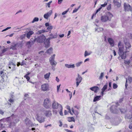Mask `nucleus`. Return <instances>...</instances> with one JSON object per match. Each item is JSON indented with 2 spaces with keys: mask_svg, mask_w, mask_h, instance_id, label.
Segmentation results:
<instances>
[{
  "mask_svg": "<svg viewBox=\"0 0 132 132\" xmlns=\"http://www.w3.org/2000/svg\"><path fill=\"white\" fill-rule=\"evenodd\" d=\"M43 112L44 114L47 117L50 118L52 115V111L50 110H44Z\"/></svg>",
  "mask_w": 132,
  "mask_h": 132,
  "instance_id": "nucleus-7",
  "label": "nucleus"
},
{
  "mask_svg": "<svg viewBox=\"0 0 132 132\" xmlns=\"http://www.w3.org/2000/svg\"><path fill=\"white\" fill-rule=\"evenodd\" d=\"M56 80L58 82H59V79L57 77L56 78Z\"/></svg>",
  "mask_w": 132,
  "mask_h": 132,
  "instance_id": "nucleus-64",
  "label": "nucleus"
},
{
  "mask_svg": "<svg viewBox=\"0 0 132 132\" xmlns=\"http://www.w3.org/2000/svg\"><path fill=\"white\" fill-rule=\"evenodd\" d=\"M24 77L25 78H26V79H27V80L28 81H29V80L30 79V77H29L27 75H26L24 76Z\"/></svg>",
  "mask_w": 132,
  "mask_h": 132,
  "instance_id": "nucleus-46",
  "label": "nucleus"
},
{
  "mask_svg": "<svg viewBox=\"0 0 132 132\" xmlns=\"http://www.w3.org/2000/svg\"><path fill=\"white\" fill-rule=\"evenodd\" d=\"M53 114H56L57 112V110H53Z\"/></svg>",
  "mask_w": 132,
  "mask_h": 132,
  "instance_id": "nucleus-53",
  "label": "nucleus"
},
{
  "mask_svg": "<svg viewBox=\"0 0 132 132\" xmlns=\"http://www.w3.org/2000/svg\"><path fill=\"white\" fill-rule=\"evenodd\" d=\"M124 7L125 11H131L132 8L129 4L125 3L124 4Z\"/></svg>",
  "mask_w": 132,
  "mask_h": 132,
  "instance_id": "nucleus-10",
  "label": "nucleus"
},
{
  "mask_svg": "<svg viewBox=\"0 0 132 132\" xmlns=\"http://www.w3.org/2000/svg\"><path fill=\"white\" fill-rule=\"evenodd\" d=\"M49 85L47 84H45L41 85L42 90L44 91H47L48 90Z\"/></svg>",
  "mask_w": 132,
  "mask_h": 132,
  "instance_id": "nucleus-8",
  "label": "nucleus"
},
{
  "mask_svg": "<svg viewBox=\"0 0 132 132\" xmlns=\"http://www.w3.org/2000/svg\"><path fill=\"white\" fill-rule=\"evenodd\" d=\"M36 116V119L39 122L42 123L44 121L45 118L44 117H40L38 114H37Z\"/></svg>",
  "mask_w": 132,
  "mask_h": 132,
  "instance_id": "nucleus-13",
  "label": "nucleus"
},
{
  "mask_svg": "<svg viewBox=\"0 0 132 132\" xmlns=\"http://www.w3.org/2000/svg\"><path fill=\"white\" fill-rule=\"evenodd\" d=\"M102 7H101L99 8L97 10L95 13V15H96V14L99 11L102 9Z\"/></svg>",
  "mask_w": 132,
  "mask_h": 132,
  "instance_id": "nucleus-49",
  "label": "nucleus"
},
{
  "mask_svg": "<svg viewBox=\"0 0 132 132\" xmlns=\"http://www.w3.org/2000/svg\"><path fill=\"white\" fill-rule=\"evenodd\" d=\"M50 74L51 73L50 72H48L45 75H44V78L47 80L49 79Z\"/></svg>",
  "mask_w": 132,
  "mask_h": 132,
  "instance_id": "nucleus-30",
  "label": "nucleus"
},
{
  "mask_svg": "<svg viewBox=\"0 0 132 132\" xmlns=\"http://www.w3.org/2000/svg\"><path fill=\"white\" fill-rule=\"evenodd\" d=\"M50 40L47 39H46L44 40V42L45 45V47L46 48L50 46Z\"/></svg>",
  "mask_w": 132,
  "mask_h": 132,
  "instance_id": "nucleus-15",
  "label": "nucleus"
},
{
  "mask_svg": "<svg viewBox=\"0 0 132 132\" xmlns=\"http://www.w3.org/2000/svg\"><path fill=\"white\" fill-rule=\"evenodd\" d=\"M51 102L49 99L46 98L44 101V106L46 109H49L51 106Z\"/></svg>",
  "mask_w": 132,
  "mask_h": 132,
  "instance_id": "nucleus-5",
  "label": "nucleus"
},
{
  "mask_svg": "<svg viewBox=\"0 0 132 132\" xmlns=\"http://www.w3.org/2000/svg\"><path fill=\"white\" fill-rule=\"evenodd\" d=\"M127 80H128L129 82L130 83L132 81V78L130 77H128Z\"/></svg>",
  "mask_w": 132,
  "mask_h": 132,
  "instance_id": "nucleus-44",
  "label": "nucleus"
},
{
  "mask_svg": "<svg viewBox=\"0 0 132 132\" xmlns=\"http://www.w3.org/2000/svg\"><path fill=\"white\" fill-rule=\"evenodd\" d=\"M113 15L110 12H108L102 16L101 18V20L102 22H105L108 20L110 21Z\"/></svg>",
  "mask_w": 132,
  "mask_h": 132,
  "instance_id": "nucleus-1",
  "label": "nucleus"
},
{
  "mask_svg": "<svg viewBox=\"0 0 132 132\" xmlns=\"http://www.w3.org/2000/svg\"><path fill=\"white\" fill-rule=\"evenodd\" d=\"M60 105L61 104H59L58 103L56 102L55 100H54L52 104V108L54 109H57L58 107L60 106Z\"/></svg>",
  "mask_w": 132,
  "mask_h": 132,
  "instance_id": "nucleus-11",
  "label": "nucleus"
},
{
  "mask_svg": "<svg viewBox=\"0 0 132 132\" xmlns=\"http://www.w3.org/2000/svg\"><path fill=\"white\" fill-rule=\"evenodd\" d=\"M101 97V96H97L95 97L93 100V102H95L100 100Z\"/></svg>",
  "mask_w": 132,
  "mask_h": 132,
  "instance_id": "nucleus-23",
  "label": "nucleus"
},
{
  "mask_svg": "<svg viewBox=\"0 0 132 132\" xmlns=\"http://www.w3.org/2000/svg\"><path fill=\"white\" fill-rule=\"evenodd\" d=\"M32 42L30 41H29L27 42L26 45L28 46V47H31V45L32 44H33Z\"/></svg>",
  "mask_w": 132,
  "mask_h": 132,
  "instance_id": "nucleus-32",
  "label": "nucleus"
},
{
  "mask_svg": "<svg viewBox=\"0 0 132 132\" xmlns=\"http://www.w3.org/2000/svg\"><path fill=\"white\" fill-rule=\"evenodd\" d=\"M55 55L54 54L49 58V62L50 65L52 66L51 68L54 71L55 70V67L57 64V62L55 60Z\"/></svg>",
  "mask_w": 132,
  "mask_h": 132,
  "instance_id": "nucleus-2",
  "label": "nucleus"
},
{
  "mask_svg": "<svg viewBox=\"0 0 132 132\" xmlns=\"http://www.w3.org/2000/svg\"><path fill=\"white\" fill-rule=\"evenodd\" d=\"M52 3V1H51L49 2L48 3H47L46 4L48 6V7L50 8V4Z\"/></svg>",
  "mask_w": 132,
  "mask_h": 132,
  "instance_id": "nucleus-45",
  "label": "nucleus"
},
{
  "mask_svg": "<svg viewBox=\"0 0 132 132\" xmlns=\"http://www.w3.org/2000/svg\"><path fill=\"white\" fill-rule=\"evenodd\" d=\"M111 4H109L107 6V10H110L111 9Z\"/></svg>",
  "mask_w": 132,
  "mask_h": 132,
  "instance_id": "nucleus-47",
  "label": "nucleus"
},
{
  "mask_svg": "<svg viewBox=\"0 0 132 132\" xmlns=\"http://www.w3.org/2000/svg\"><path fill=\"white\" fill-rule=\"evenodd\" d=\"M39 20V18H38L37 17H35V18L32 21V23H33L34 22H35L36 21H38Z\"/></svg>",
  "mask_w": 132,
  "mask_h": 132,
  "instance_id": "nucleus-39",
  "label": "nucleus"
},
{
  "mask_svg": "<svg viewBox=\"0 0 132 132\" xmlns=\"http://www.w3.org/2000/svg\"><path fill=\"white\" fill-rule=\"evenodd\" d=\"M108 87V85L107 84L106 85H105L103 87V88L102 89V90H103L104 91H105V90L107 88V87Z\"/></svg>",
  "mask_w": 132,
  "mask_h": 132,
  "instance_id": "nucleus-36",
  "label": "nucleus"
},
{
  "mask_svg": "<svg viewBox=\"0 0 132 132\" xmlns=\"http://www.w3.org/2000/svg\"><path fill=\"white\" fill-rule=\"evenodd\" d=\"M117 85L115 83L113 84V88L114 89H116L117 87Z\"/></svg>",
  "mask_w": 132,
  "mask_h": 132,
  "instance_id": "nucleus-48",
  "label": "nucleus"
},
{
  "mask_svg": "<svg viewBox=\"0 0 132 132\" xmlns=\"http://www.w3.org/2000/svg\"><path fill=\"white\" fill-rule=\"evenodd\" d=\"M45 26L46 27L49 26L50 25L49 23L46 22L45 23Z\"/></svg>",
  "mask_w": 132,
  "mask_h": 132,
  "instance_id": "nucleus-55",
  "label": "nucleus"
},
{
  "mask_svg": "<svg viewBox=\"0 0 132 132\" xmlns=\"http://www.w3.org/2000/svg\"><path fill=\"white\" fill-rule=\"evenodd\" d=\"M4 112H3V111L1 110H0V114L3 115L4 114Z\"/></svg>",
  "mask_w": 132,
  "mask_h": 132,
  "instance_id": "nucleus-59",
  "label": "nucleus"
},
{
  "mask_svg": "<svg viewBox=\"0 0 132 132\" xmlns=\"http://www.w3.org/2000/svg\"><path fill=\"white\" fill-rule=\"evenodd\" d=\"M47 31H47V30H40L38 31L37 32V34H40L42 33H44L45 32H47Z\"/></svg>",
  "mask_w": 132,
  "mask_h": 132,
  "instance_id": "nucleus-25",
  "label": "nucleus"
},
{
  "mask_svg": "<svg viewBox=\"0 0 132 132\" xmlns=\"http://www.w3.org/2000/svg\"><path fill=\"white\" fill-rule=\"evenodd\" d=\"M65 130L67 132H73L72 131L69 130L68 129H65Z\"/></svg>",
  "mask_w": 132,
  "mask_h": 132,
  "instance_id": "nucleus-63",
  "label": "nucleus"
},
{
  "mask_svg": "<svg viewBox=\"0 0 132 132\" xmlns=\"http://www.w3.org/2000/svg\"><path fill=\"white\" fill-rule=\"evenodd\" d=\"M114 106H112L110 108V110L111 112L114 113H118V110L116 109H115L114 110H113L112 109L113 108H114Z\"/></svg>",
  "mask_w": 132,
  "mask_h": 132,
  "instance_id": "nucleus-26",
  "label": "nucleus"
},
{
  "mask_svg": "<svg viewBox=\"0 0 132 132\" xmlns=\"http://www.w3.org/2000/svg\"><path fill=\"white\" fill-rule=\"evenodd\" d=\"M78 10L77 9L75 8V9L73 11L72 13H74L76 12Z\"/></svg>",
  "mask_w": 132,
  "mask_h": 132,
  "instance_id": "nucleus-56",
  "label": "nucleus"
},
{
  "mask_svg": "<svg viewBox=\"0 0 132 132\" xmlns=\"http://www.w3.org/2000/svg\"><path fill=\"white\" fill-rule=\"evenodd\" d=\"M108 41L111 46L113 47L114 46V40L112 38H109L108 39Z\"/></svg>",
  "mask_w": 132,
  "mask_h": 132,
  "instance_id": "nucleus-17",
  "label": "nucleus"
},
{
  "mask_svg": "<svg viewBox=\"0 0 132 132\" xmlns=\"http://www.w3.org/2000/svg\"><path fill=\"white\" fill-rule=\"evenodd\" d=\"M113 3L115 6L119 8L121 5V0H114Z\"/></svg>",
  "mask_w": 132,
  "mask_h": 132,
  "instance_id": "nucleus-12",
  "label": "nucleus"
},
{
  "mask_svg": "<svg viewBox=\"0 0 132 132\" xmlns=\"http://www.w3.org/2000/svg\"><path fill=\"white\" fill-rule=\"evenodd\" d=\"M82 63V62H79L76 63L75 65L77 67H78L80 66L81 65Z\"/></svg>",
  "mask_w": 132,
  "mask_h": 132,
  "instance_id": "nucleus-41",
  "label": "nucleus"
},
{
  "mask_svg": "<svg viewBox=\"0 0 132 132\" xmlns=\"http://www.w3.org/2000/svg\"><path fill=\"white\" fill-rule=\"evenodd\" d=\"M45 39V37L43 35H40L38 36L37 38H35L34 40L32 42V44H34L35 42L36 41L38 43H42L43 42Z\"/></svg>",
  "mask_w": 132,
  "mask_h": 132,
  "instance_id": "nucleus-3",
  "label": "nucleus"
},
{
  "mask_svg": "<svg viewBox=\"0 0 132 132\" xmlns=\"http://www.w3.org/2000/svg\"><path fill=\"white\" fill-rule=\"evenodd\" d=\"M60 106L61 107V109L60 111V114L62 116L63 115V113L62 112L63 110V108L62 106L61 105H60Z\"/></svg>",
  "mask_w": 132,
  "mask_h": 132,
  "instance_id": "nucleus-35",
  "label": "nucleus"
},
{
  "mask_svg": "<svg viewBox=\"0 0 132 132\" xmlns=\"http://www.w3.org/2000/svg\"><path fill=\"white\" fill-rule=\"evenodd\" d=\"M8 65L9 68L10 69L12 67V69L11 70V71H13L15 70L16 65L15 63L14 62H13L12 61H10Z\"/></svg>",
  "mask_w": 132,
  "mask_h": 132,
  "instance_id": "nucleus-6",
  "label": "nucleus"
},
{
  "mask_svg": "<svg viewBox=\"0 0 132 132\" xmlns=\"http://www.w3.org/2000/svg\"><path fill=\"white\" fill-rule=\"evenodd\" d=\"M104 73L102 72L101 73V74H100V75L99 78V79L102 80V78L103 77V76H104Z\"/></svg>",
  "mask_w": 132,
  "mask_h": 132,
  "instance_id": "nucleus-40",
  "label": "nucleus"
},
{
  "mask_svg": "<svg viewBox=\"0 0 132 132\" xmlns=\"http://www.w3.org/2000/svg\"><path fill=\"white\" fill-rule=\"evenodd\" d=\"M26 36V34L22 35L20 36V38L22 40L25 38Z\"/></svg>",
  "mask_w": 132,
  "mask_h": 132,
  "instance_id": "nucleus-37",
  "label": "nucleus"
},
{
  "mask_svg": "<svg viewBox=\"0 0 132 132\" xmlns=\"http://www.w3.org/2000/svg\"><path fill=\"white\" fill-rule=\"evenodd\" d=\"M25 123L27 126H29L32 127L34 126V125L32 123L30 120L28 118H26L25 119Z\"/></svg>",
  "mask_w": 132,
  "mask_h": 132,
  "instance_id": "nucleus-9",
  "label": "nucleus"
},
{
  "mask_svg": "<svg viewBox=\"0 0 132 132\" xmlns=\"http://www.w3.org/2000/svg\"><path fill=\"white\" fill-rule=\"evenodd\" d=\"M103 29L102 28H99L97 29L95 28V31H97L98 32H99L100 31H103Z\"/></svg>",
  "mask_w": 132,
  "mask_h": 132,
  "instance_id": "nucleus-38",
  "label": "nucleus"
},
{
  "mask_svg": "<svg viewBox=\"0 0 132 132\" xmlns=\"http://www.w3.org/2000/svg\"><path fill=\"white\" fill-rule=\"evenodd\" d=\"M52 13V10H50L47 13L44 14V17L45 19H47L48 17L51 16Z\"/></svg>",
  "mask_w": 132,
  "mask_h": 132,
  "instance_id": "nucleus-14",
  "label": "nucleus"
},
{
  "mask_svg": "<svg viewBox=\"0 0 132 132\" xmlns=\"http://www.w3.org/2000/svg\"><path fill=\"white\" fill-rule=\"evenodd\" d=\"M120 110L121 113H123L125 111V110L123 109H119Z\"/></svg>",
  "mask_w": 132,
  "mask_h": 132,
  "instance_id": "nucleus-54",
  "label": "nucleus"
},
{
  "mask_svg": "<svg viewBox=\"0 0 132 132\" xmlns=\"http://www.w3.org/2000/svg\"><path fill=\"white\" fill-rule=\"evenodd\" d=\"M74 108H77L78 109H80V107L79 106L76 105L74 106Z\"/></svg>",
  "mask_w": 132,
  "mask_h": 132,
  "instance_id": "nucleus-58",
  "label": "nucleus"
},
{
  "mask_svg": "<svg viewBox=\"0 0 132 132\" xmlns=\"http://www.w3.org/2000/svg\"><path fill=\"white\" fill-rule=\"evenodd\" d=\"M0 75H1V77H2L3 78V76L2 75V74H3V75L4 74V72H3V71H0Z\"/></svg>",
  "mask_w": 132,
  "mask_h": 132,
  "instance_id": "nucleus-52",
  "label": "nucleus"
},
{
  "mask_svg": "<svg viewBox=\"0 0 132 132\" xmlns=\"http://www.w3.org/2000/svg\"><path fill=\"white\" fill-rule=\"evenodd\" d=\"M53 48L52 47H50L47 50L46 53L50 54L53 53Z\"/></svg>",
  "mask_w": 132,
  "mask_h": 132,
  "instance_id": "nucleus-29",
  "label": "nucleus"
},
{
  "mask_svg": "<svg viewBox=\"0 0 132 132\" xmlns=\"http://www.w3.org/2000/svg\"><path fill=\"white\" fill-rule=\"evenodd\" d=\"M69 10V9H68L67 10L63 12L62 13V14L63 15L66 14L68 12Z\"/></svg>",
  "mask_w": 132,
  "mask_h": 132,
  "instance_id": "nucleus-50",
  "label": "nucleus"
},
{
  "mask_svg": "<svg viewBox=\"0 0 132 132\" xmlns=\"http://www.w3.org/2000/svg\"><path fill=\"white\" fill-rule=\"evenodd\" d=\"M90 89L91 90L94 91L95 93H97L99 90V88L98 87L94 86L90 88Z\"/></svg>",
  "mask_w": 132,
  "mask_h": 132,
  "instance_id": "nucleus-16",
  "label": "nucleus"
},
{
  "mask_svg": "<svg viewBox=\"0 0 132 132\" xmlns=\"http://www.w3.org/2000/svg\"><path fill=\"white\" fill-rule=\"evenodd\" d=\"M63 0H58V3L59 4H61Z\"/></svg>",
  "mask_w": 132,
  "mask_h": 132,
  "instance_id": "nucleus-61",
  "label": "nucleus"
},
{
  "mask_svg": "<svg viewBox=\"0 0 132 132\" xmlns=\"http://www.w3.org/2000/svg\"><path fill=\"white\" fill-rule=\"evenodd\" d=\"M107 3L106 2H105L104 4H102L101 5V7H104L105 6L107 5Z\"/></svg>",
  "mask_w": 132,
  "mask_h": 132,
  "instance_id": "nucleus-51",
  "label": "nucleus"
},
{
  "mask_svg": "<svg viewBox=\"0 0 132 132\" xmlns=\"http://www.w3.org/2000/svg\"><path fill=\"white\" fill-rule=\"evenodd\" d=\"M125 49L127 51L130 48L131 46L129 43L128 42H125Z\"/></svg>",
  "mask_w": 132,
  "mask_h": 132,
  "instance_id": "nucleus-18",
  "label": "nucleus"
},
{
  "mask_svg": "<svg viewBox=\"0 0 132 132\" xmlns=\"http://www.w3.org/2000/svg\"><path fill=\"white\" fill-rule=\"evenodd\" d=\"M126 52H124L122 53L121 54H119L121 58L122 59H125L126 58Z\"/></svg>",
  "mask_w": 132,
  "mask_h": 132,
  "instance_id": "nucleus-27",
  "label": "nucleus"
},
{
  "mask_svg": "<svg viewBox=\"0 0 132 132\" xmlns=\"http://www.w3.org/2000/svg\"><path fill=\"white\" fill-rule=\"evenodd\" d=\"M14 97V96L13 95H12L11 96L10 98L8 100L11 103H13L14 102V100L13 99Z\"/></svg>",
  "mask_w": 132,
  "mask_h": 132,
  "instance_id": "nucleus-28",
  "label": "nucleus"
},
{
  "mask_svg": "<svg viewBox=\"0 0 132 132\" xmlns=\"http://www.w3.org/2000/svg\"><path fill=\"white\" fill-rule=\"evenodd\" d=\"M68 121L69 122H71V121H73V122L75 121V120L74 118L73 117H69L68 118Z\"/></svg>",
  "mask_w": 132,
  "mask_h": 132,
  "instance_id": "nucleus-34",
  "label": "nucleus"
},
{
  "mask_svg": "<svg viewBox=\"0 0 132 132\" xmlns=\"http://www.w3.org/2000/svg\"><path fill=\"white\" fill-rule=\"evenodd\" d=\"M72 112L74 113L76 115H77L79 114V111H78L75 110L74 111V109L73 108H72Z\"/></svg>",
  "mask_w": 132,
  "mask_h": 132,
  "instance_id": "nucleus-31",
  "label": "nucleus"
},
{
  "mask_svg": "<svg viewBox=\"0 0 132 132\" xmlns=\"http://www.w3.org/2000/svg\"><path fill=\"white\" fill-rule=\"evenodd\" d=\"M92 53V52H90L88 53L86 51L85 52L84 56L85 57L87 56L90 55Z\"/></svg>",
  "mask_w": 132,
  "mask_h": 132,
  "instance_id": "nucleus-33",
  "label": "nucleus"
},
{
  "mask_svg": "<svg viewBox=\"0 0 132 132\" xmlns=\"http://www.w3.org/2000/svg\"><path fill=\"white\" fill-rule=\"evenodd\" d=\"M53 28V27L51 26L50 25L47 28V30H51Z\"/></svg>",
  "mask_w": 132,
  "mask_h": 132,
  "instance_id": "nucleus-43",
  "label": "nucleus"
},
{
  "mask_svg": "<svg viewBox=\"0 0 132 132\" xmlns=\"http://www.w3.org/2000/svg\"><path fill=\"white\" fill-rule=\"evenodd\" d=\"M82 80V78L81 76H80L79 74H78V77L76 78V82H81Z\"/></svg>",
  "mask_w": 132,
  "mask_h": 132,
  "instance_id": "nucleus-22",
  "label": "nucleus"
},
{
  "mask_svg": "<svg viewBox=\"0 0 132 132\" xmlns=\"http://www.w3.org/2000/svg\"><path fill=\"white\" fill-rule=\"evenodd\" d=\"M57 36V35L56 34L54 35H53L52 34H51L50 35V37L48 38L50 40L56 38Z\"/></svg>",
  "mask_w": 132,
  "mask_h": 132,
  "instance_id": "nucleus-19",
  "label": "nucleus"
},
{
  "mask_svg": "<svg viewBox=\"0 0 132 132\" xmlns=\"http://www.w3.org/2000/svg\"><path fill=\"white\" fill-rule=\"evenodd\" d=\"M124 63L125 64L129 65L130 63V61L129 60L128 61L125 60L124 61Z\"/></svg>",
  "mask_w": 132,
  "mask_h": 132,
  "instance_id": "nucleus-42",
  "label": "nucleus"
},
{
  "mask_svg": "<svg viewBox=\"0 0 132 132\" xmlns=\"http://www.w3.org/2000/svg\"><path fill=\"white\" fill-rule=\"evenodd\" d=\"M61 85L60 84L59 85H58L57 86V91L58 92L59 90V89L60 88V86Z\"/></svg>",
  "mask_w": 132,
  "mask_h": 132,
  "instance_id": "nucleus-62",
  "label": "nucleus"
},
{
  "mask_svg": "<svg viewBox=\"0 0 132 132\" xmlns=\"http://www.w3.org/2000/svg\"><path fill=\"white\" fill-rule=\"evenodd\" d=\"M34 33V32L32 31H30L28 32L27 35V37L28 39H29L30 36L33 34Z\"/></svg>",
  "mask_w": 132,
  "mask_h": 132,
  "instance_id": "nucleus-21",
  "label": "nucleus"
},
{
  "mask_svg": "<svg viewBox=\"0 0 132 132\" xmlns=\"http://www.w3.org/2000/svg\"><path fill=\"white\" fill-rule=\"evenodd\" d=\"M76 87H77L78 86L79 84L81 82H76Z\"/></svg>",
  "mask_w": 132,
  "mask_h": 132,
  "instance_id": "nucleus-60",
  "label": "nucleus"
},
{
  "mask_svg": "<svg viewBox=\"0 0 132 132\" xmlns=\"http://www.w3.org/2000/svg\"><path fill=\"white\" fill-rule=\"evenodd\" d=\"M17 46H18V44L14 43L11 46L10 48L13 50H16L17 48Z\"/></svg>",
  "mask_w": 132,
  "mask_h": 132,
  "instance_id": "nucleus-20",
  "label": "nucleus"
},
{
  "mask_svg": "<svg viewBox=\"0 0 132 132\" xmlns=\"http://www.w3.org/2000/svg\"><path fill=\"white\" fill-rule=\"evenodd\" d=\"M59 122L60 123V124L59 125V126L61 127L62 125V122H61L60 120L59 121Z\"/></svg>",
  "mask_w": 132,
  "mask_h": 132,
  "instance_id": "nucleus-57",
  "label": "nucleus"
},
{
  "mask_svg": "<svg viewBox=\"0 0 132 132\" xmlns=\"http://www.w3.org/2000/svg\"><path fill=\"white\" fill-rule=\"evenodd\" d=\"M65 65L66 67L68 68H73L75 67V66L74 64L72 65H70L66 64H65Z\"/></svg>",
  "mask_w": 132,
  "mask_h": 132,
  "instance_id": "nucleus-24",
  "label": "nucleus"
},
{
  "mask_svg": "<svg viewBox=\"0 0 132 132\" xmlns=\"http://www.w3.org/2000/svg\"><path fill=\"white\" fill-rule=\"evenodd\" d=\"M118 47L119 48V51L118 53L119 54H121L122 53L124 52H129V50H127L126 49H125L123 45L122 44L121 41H119L118 43Z\"/></svg>",
  "mask_w": 132,
  "mask_h": 132,
  "instance_id": "nucleus-4",
  "label": "nucleus"
}]
</instances>
